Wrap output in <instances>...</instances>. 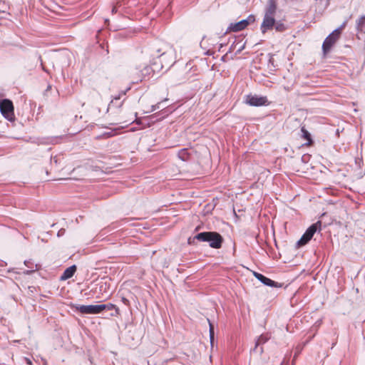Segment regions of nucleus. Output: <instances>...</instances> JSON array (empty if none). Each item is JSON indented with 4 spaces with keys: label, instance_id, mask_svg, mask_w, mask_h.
I'll return each mask as SVG.
<instances>
[{
    "label": "nucleus",
    "instance_id": "obj_1",
    "mask_svg": "<svg viewBox=\"0 0 365 365\" xmlns=\"http://www.w3.org/2000/svg\"><path fill=\"white\" fill-rule=\"evenodd\" d=\"M277 11V3L275 0H268L264 10V16L261 24V31L263 34L274 27L275 30L282 32L287 29V26L282 21H276L274 15Z\"/></svg>",
    "mask_w": 365,
    "mask_h": 365
},
{
    "label": "nucleus",
    "instance_id": "obj_2",
    "mask_svg": "<svg viewBox=\"0 0 365 365\" xmlns=\"http://www.w3.org/2000/svg\"><path fill=\"white\" fill-rule=\"evenodd\" d=\"M207 242L210 247L219 249L222 247L223 238L220 234L216 232H202L196 235L193 238L188 239V244H193L195 240Z\"/></svg>",
    "mask_w": 365,
    "mask_h": 365
},
{
    "label": "nucleus",
    "instance_id": "obj_3",
    "mask_svg": "<svg viewBox=\"0 0 365 365\" xmlns=\"http://www.w3.org/2000/svg\"><path fill=\"white\" fill-rule=\"evenodd\" d=\"M0 111L1 114L9 121L14 119V106L9 99H3L0 101Z\"/></svg>",
    "mask_w": 365,
    "mask_h": 365
},
{
    "label": "nucleus",
    "instance_id": "obj_4",
    "mask_svg": "<svg viewBox=\"0 0 365 365\" xmlns=\"http://www.w3.org/2000/svg\"><path fill=\"white\" fill-rule=\"evenodd\" d=\"M340 36L339 35L338 30H334L324 41L322 44V51L324 54L328 53L332 46L339 39Z\"/></svg>",
    "mask_w": 365,
    "mask_h": 365
},
{
    "label": "nucleus",
    "instance_id": "obj_5",
    "mask_svg": "<svg viewBox=\"0 0 365 365\" xmlns=\"http://www.w3.org/2000/svg\"><path fill=\"white\" fill-rule=\"evenodd\" d=\"M245 103L251 106H262L269 104L266 96H258L257 95H247Z\"/></svg>",
    "mask_w": 365,
    "mask_h": 365
},
{
    "label": "nucleus",
    "instance_id": "obj_6",
    "mask_svg": "<svg viewBox=\"0 0 365 365\" xmlns=\"http://www.w3.org/2000/svg\"><path fill=\"white\" fill-rule=\"evenodd\" d=\"M76 310L83 314H97L101 313V305H77L75 307Z\"/></svg>",
    "mask_w": 365,
    "mask_h": 365
},
{
    "label": "nucleus",
    "instance_id": "obj_7",
    "mask_svg": "<svg viewBox=\"0 0 365 365\" xmlns=\"http://www.w3.org/2000/svg\"><path fill=\"white\" fill-rule=\"evenodd\" d=\"M254 21V16H250L247 19H243L237 23L231 24L229 26L228 29L235 32L240 31L245 29L251 22H253Z\"/></svg>",
    "mask_w": 365,
    "mask_h": 365
},
{
    "label": "nucleus",
    "instance_id": "obj_8",
    "mask_svg": "<svg viewBox=\"0 0 365 365\" xmlns=\"http://www.w3.org/2000/svg\"><path fill=\"white\" fill-rule=\"evenodd\" d=\"M109 284L106 282L101 281L97 284L94 292L97 294L96 299H101L104 294L108 295Z\"/></svg>",
    "mask_w": 365,
    "mask_h": 365
},
{
    "label": "nucleus",
    "instance_id": "obj_9",
    "mask_svg": "<svg viewBox=\"0 0 365 365\" xmlns=\"http://www.w3.org/2000/svg\"><path fill=\"white\" fill-rule=\"evenodd\" d=\"M270 339V336L268 335V334H261L255 342V346L254 349H252V351L257 352L259 354H262L263 352V348L260 347L258 348L260 345L265 344L269 339Z\"/></svg>",
    "mask_w": 365,
    "mask_h": 365
},
{
    "label": "nucleus",
    "instance_id": "obj_10",
    "mask_svg": "<svg viewBox=\"0 0 365 365\" xmlns=\"http://www.w3.org/2000/svg\"><path fill=\"white\" fill-rule=\"evenodd\" d=\"M254 276L259 281H260L262 284H264V285H267L268 287H281V285H278L277 282L272 280L271 279L264 276L263 274H262L260 273L255 272H254Z\"/></svg>",
    "mask_w": 365,
    "mask_h": 365
},
{
    "label": "nucleus",
    "instance_id": "obj_11",
    "mask_svg": "<svg viewBox=\"0 0 365 365\" xmlns=\"http://www.w3.org/2000/svg\"><path fill=\"white\" fill-rule=\"evenodd\" d=\"M76 265H72L68 268H66L63 273L62 274V275L61 276V280H66V279H68L70 278H71L76 271Z\"/></svg>",
    "mask_w": 365,
    "mask_h": 365
},
{
    "label": "nucleus",
    "instance_id": "obj_12",
    "mask_svg": "<svg viewBox=\"0 0 365 365\" xmlns=\"http://www.w3.org/2000/svg\"><path fill=\"white\" fill-rule=\"evenodd\" d=\"M321 222L320 221H318L316 223H314L312 224L305 232L304 234H306L307 236H309V237H312L313 235H314V233L317 231V230H321Z\"/></svg>",
    "mask_w": 365,
    "mask_h": 365
},
{
    "label": "nucleus",
    "instance_id": "obj_13",
    "mask_svg": "<svg viewBox=\"0 0 365 365\" xmlns=\"http://www.w3.org/2000/svg\"><path fill=\"white\" fill-rule=\"evenodd\" d=\"M161 51V49L158 47H153L151 51V56L153 58H160L161 59V62L163 61V59L165 58L166 52H163L160 54V52Z\"/></svg>",
    "mask_w": 365,
    "mask_h": 365
},
{
    "label": "nucleus",
    "instance_id": "obj_14",
    "mask_svg": "<svg viewBox=\"0 0 365 365\" xmlns=\"http://www.w3.org/2000/svg\"><path fill=\"white\" fill-rule=\"evenodd\" d=\"M101 305V312L105 310V309H108V310H112V309H115V314H112V316H117L119 314V309L113 304H111V303H108V304H100Z\"/></svg>",
    "mask_w": 365,
    "mask_h": 365
},
{
    "label": "nucleus",
    "instance_id": "obj_15",
    "mask_svg": "<svg viewBox=\"0 0 365 365\" xmlns=\"http://www.w3.org/2000/svg\"><path fill=\"white\" fill-rule=\"evenodd\" d=\"M24 264L31 269V270H26L24 272V273L26 274H29L38 269L37 264H34L33 262H31V261H29V260H25Z\"/></svg>",
    "mask_w": 365,
    "mask_h": 365
},
{
    "label": "nucleus",
    "instance_id": "obj_16",
    "mask_svg": "<svg viewBox=\"0 0 365 365\" xmlns=\"http://www.w3.org/2000/svg\"><path fill=\"white\" fill-rule=\"evenodd\" d=\"M240 43H235V41L231 45L229 52H232L237 49L236 53H240L245 48V43L239 45Z\"/></svg>",
    "mask_w": 365,
    "mask_h": 365
},
{
    "label": "nucleus",
    "instance_id": "obj_17",
    "mask_svg": "<svg viewBox=\"0 0 365 365\" xmlns=\"http://www.w3.org/2000/svg\"><path fill=\"white\" fill-rule=\"evenodd\" d=\"M365 25V15L361 16L357 21H356V30L358 31H361L363 29V27Z\"/></svg>",
    "mask_w": 365,
    "mask_h": 365
},
{
    "label": "nucleus",
    "instance_id": "obj_18",
    "mask_svg": "<svg viewBox=\"0 0 365 365\" xmlns=\"http://www.w3.org/2000/svg\"><path fill=\"white\" fill-rule=\"evenodd\" d=\"M178 155L179 158H180L183 161H186L189 158V153H188L187 149L180 150L178 152Z\"/></svg>",
    "mask_w": 365,
    "mask_h": 365
},
{
    "label": "nucleus",
    "instance_id": "obj_19",
    "mask_svg": "<svg viewBox=\"0 0 365 365\" xmlns=\"http://www.w3.org/2000/svg\"><path fill=\"white\" fill-rule=\"evenodd\" d=\"M312 238L307 236L306 234H304L298 241L297 244L299 246L305 245Z\"/></svg>",
    "mask_w": 365,
    "mask_h": 365
},
{
    "label": "nucleus",
    "instance_id": "obj_20",
    "mask_svg": "<svg viewBox=\"0 0 365 365\" xmlns=\"http://www.w3.org/2000/svg\"><path fill=\"white\" fill-rule=\"evenodd\" d=\"M302 136L307 139V140H309V144H310L312 143V139H311V135L310 133L304 128H302Z\"/></svg>",
    "mask_w": 365,
    "mask_h": 365
},
{
    "label": "nucleus",
    "instance_id": "obj_21",
    "mask_svg": "<svg viewBox=\"0 0 365 365\" xmlns=\"http://www.w3.org/2000/svg\"><path fill=\"white\" fill-rule=\"evenodd\" d=\"M210 324V339L211 345H212L214 341V326L209 322Z\"/></svg>",
    "mask_w": 365,
    "mask_h": 365
},
{
    "label": "nucleus",
    "instance_id": "obj_22",
    "mask_svg": "<svg viewBox=\"0 0 365 365\" xmlns=\"http://www.w3.org/2000/svg\"><path fill=\"white\" fill-rule=\"evenodd\" d=\"M120 6H121L120 2H119V1L117 2L116 4L113 6V9L111 11L112 14L116 13L118 11V8L120 7Z\"/></svg>",
    "mask_w": 365,
    "mask_h": 365
},
{
    "label": "nucleus",
    "instance_id": "obj_23",
    "mask_svg": "<svg viewBox=\"0 0 365 365\" xmlns=\"http://www.w3.org/2000/svg\"><path fill=\"white\" fill-rule=\"evenodd\" d=\"M346 25V21H344L343 24L339 28L335 29V30H338L339 36H341V31L345 28Z\"/></svg>",
    "mask_w": 365,
    "mask_h": 365
},
{
    "label": "nucleus",
    "instance_id": "obj_24",
    "mask_svg": "<svg viewBox=\"0 0 365 365\" xmlns=\"http://www.w3.org/2000/svg\"><path fill=\"white\" fill-rule=\"evenodd\" d=\"M346 25V21H344L343 24L339 28L335 29V30H338L339 36H341V31L345 28Z\"/></svg>",
    "mask_w": 365,
    "mask_h": 365
},
{
    "label": "nucleus",
    "instance_id": "obj_25",
    "mask_svg": "<svg viewBox=\"0 0 365 365\" xmlns=\"http://www.w3.org/2000/svg\"><path fill=\"white\" fill-rule=\"evenodd\" d=\"M160 104H161V103H158L157 104L153 106L151 111H154V110H155L157 109H160Z\"/></svg>",
    "mask_w": 365,
    "mask_h": 365
},
{
    "label": "nucleus",
    "instance_id": "obj_26",
    "mask_svg": "<svg viewBox=\"0 0 365 365\" xmlns=\"http://www.w3.org/2000/svg\"><path fill=\"white\" fill-rule=\"evenodd\" d=\"M125 93H126L125 91H122V92H121V93H120L118 96H115V97L114 98V100H118V99H120V98H121V96H125Z\"/></svg>",
    "mask_w": 365,
    "mask_h": 365
},
{
    "label": "nucleus",
    "instance_id": "obj_27",
    "mask_svg": "<svg viewBox=\"0 0 365 365\" xmlns=\"http://www.w3.org/2000/svg\"><path fill=\"white\" fill-rule=\"evenodd\" d=\"M9 13H6L4 11H0V18H4V16H6V15H9Z\"/></svg>",
    "mask_w": 365,
    "mask_h": 365
},
{
    "label": "nucleus",
    "instance_id": "obj_28",
    "mask_svg": "<svg viewBox=\"0 0 365 365\" xmlns=\"http://www.w3.org/2000/svg\"><path fill=\"white\" fill-rule=\"evenodd\" d=\"M121 300H122V302H123V303L124 304H125V305H128L129 304V301L126 298L122 297Z\"/></svg>",
    "mask_w": 365,
    "mask_h": 365
},
{
    "label": "nucleus",
    "instance_id": "obj_29",
    "mask_svg": "<svg viewBox=\"0 0 365 365\" xmlns=\"http://www.w3.org/2000/svg\"><path fill=\"white\" fill-rule=\"evenodd\" d=\"M150 70V68L146 65V63L145 64V66H144V71H145L146 72H148V71Z\"/></svg>",
    "mask_w": 365,
    "mask_h": 365
},
{
    "label": "nucleus",
    "instance_id": "obj_30",
    "mask_svg": "<svg viewBox=\"0 0 365 365\" xmlns=\"http://www.w3.org/2000/svg\"><path fill=\"white\" fill-rule=\"evenodd\" d=\"M26 360L27 364H31V360H30V359H26Z\"/></svg>",
    "mask_w": 365,
    "mask_h": 365
},
{
    "label": "nucleus",
    "instance_id": "obj_31",
    "mask_svg": "<svg viewBox=\"0 0 365 365\" xmlns=\"http://www.w3.org/2000/svg\"><path fill=\"white\" fill-rule=\"evenodd\" d=\"M82 168H81V167H79V168H75V169H73V172H75L76 170H79V169H82Z\"/></svg>",
    "mask_w": 365,
    "mask_h": 365
}]
</instances>
